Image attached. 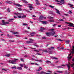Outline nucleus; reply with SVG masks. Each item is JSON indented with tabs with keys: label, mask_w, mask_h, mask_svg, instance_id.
<instances>
[{
	"label": "nucleus",
	"mask_w": 74,
	"mask_h": 74,
	"mask_svg": "<svg viewBox=\"0 0 74 74\" xmlns=\"http://www.w3.org/2000/svg\"><path fill=\"white\" fill-rule=\"evenodd\" d=\"M56 25V24H53L52 25V26H53V27H54V26H55Z\"/></svg>",
	"instance_id": "52"
},
{
	"label": "nucleus",
	"mask_w": 74,
	"mask_h": 74,
	"mask_svg": "<svg viewBox=\"0 0 74 74\" xmlns=\"http://www.w3.org/2000/svg\"><path fill=\"white\" fill-rule=\"evenodd\" d=\"M64 49V48L63 47H62L61 48V49L63 50Z\"/></svg>",
	"instance_id": "55"
},
{
	"label": "nucleus",
	"mask_w": 74,
	"mask_h": 74,
	"mask_svg": "<svg viewBox=\"0 0 74 74\" xmlns=\"http://www.w3.org/2000/svg\"><path fill=\"white\" fill-rule=\"evenodd\" d=\"M55 1L56 2H58V3L57 4H61L60 3L62 4H64V0H61L60 1H59L58 0H56Z\"/></svg>",
	"instance_id": "4"
},
{
	"label": "nucleus",
	"mask_w": 74,
	"mask_h": 74,
	"mask_svg": "<svg viewBox=\"0 0 74 74\" xmlns=\"http://www.w3.org/2000/svg\"><path fill=\"white\" fill-rule=\"evenodd\" d=\"M72 62H74V58H73V59H72ZM73 64H74V63H73Z\"/></svg>",
	"instance_id": "53"
},
{
	"label": "nucleus",
	"mask_w": 74,
	"mask_h": 74,
	"mask_svg": "<svg viewBox=\"0 0 74 74\" xmlns=\"http://www.w3.org/2000/svg\"><path fill=\"white\" fill-rule=\"evenodd\" d=\"M7 11H8V12H10V9L8 8L7 10Z\"/></svg>",
	"instance_id": "38"
},
{
	"label": "nucleus",
	"mask_w": 74,
	"mask_h": 74,
	"mask_svg": "<svg viewBox=\"0 0 74 74\" xmlns=\"http://www.w3.org/2000/svg\"><path fill=\"white\" fill-rule=\"evenodd\" d=\"M42 70V68L41 67H39V69L37 70V71H40V70Z\"/></svg>",
	"instance_id": "13"
},
{
	"label": "nucleus",
	"mask_w": 74,
	"mask_h": 74,
	"mask_svg": "<svg viewBox=\"0 0 74 74\" xmlns=\"http://www.w3.org/2000/svg\"><path fill=\"white\" fill-rule=\"evenodd\" d=\"M57 72L59 73H63V71H57Z\"/></svg>",
	"instance_id": "37"
},
{
	"label": "nucleus",
	"mask_w": 74,
	"mask_h": 74,
	"mask_svg": "<svg viewBox=\"0 0 74 74\" xmlns=\"http://www.w3.org/2000/svg\"><path fill=\"white\" fill-rule=\"evenodd\" d=\"M35 64V63H31V64H32V65H34V64Z\"/></svg>",
	"instance_id": "42"
},
{
	"label": "nucleus",
	"mask_w": 74,
	"mask_h": 74,
	"mask_svg": "<svg viewBox=\"0 0 74 74\" xmlns=\"http://www.w3.org/2000/svg\"><path fill=\"white\" fill-rule=\"evenodd\" d=\"M36 34V33L34 32H33L30 34L31 36H34V34Z\"/></svg>",
	"instance_id": "20"
},
{
	"label": "nucleus",
	"mask_w": 74,
	"mask_h": 74,
	"mask_svg": "<svg viewBox=\"0 0 74 74\" xmlns=\"http://www.w3.org/2000/svg\"><path fill=\"white\" fill-rule=\"evenodd\" d=\"M35 65H36L37 66H39V65L37 63H35Z\"/></svg>",
	"instance_id": "59"
},
{
	"label": "nucleus",
	"mask_w": 74,
	"mask_h": 74,
	"mask_svg": "<svg viewBox=\"0 0 74 74\" xmlns=\"http://www.w3.org/2000/svg\"><path fill=\"white\" fill-rule=\"evenodd\" d=\"M43 51L45 52H48V51L47 50H43Z\"/></svg>",
	"instance_id": "45"
},
{
	"label": "nucleus",
	"mask_w": 74,
	"mask_h": 74,
	"mask_svg": "<svg viewBox=\"0 0 74 74\" xmlns=\"http://www.w3.org/2000/svg\"><path fill=\"white\" fill-rule=\"evenodd\" d=\"M18 16V18H22V16Z\"/></svg>",
	"instance_id": "36"
},
{
	"label": "nucleus",
	"mask_w": 74,
	"mask_h": 74,
	"mask_svg": "<svg viewBox=\"0 0 74 74\" xmlns=\"http://www.w3.org/2000/svg\"><path fill=\"white\" fill-rule=\"evenodd\" d=\"M2 70H3L4 71H7V70L5 69H2Z\"/></svg>",
	"instance_id": "39"
},
{
	"label": "nucleus",
	"mask_w": 74,
	"mask_h": 74,
	"mask_svg": "<svg viewBox=\"0 0 74 74\" xmlns=\"http://www.w3.org/2000/svg\"><path fill=\"white\" fill-rule=\"evenodd\" d=\"M17 59H15L14 60H10L8 61V63H12V64H15V62H16Z\"/></svg>",
	"instance_id": "3"
},
{
	"label": "nucleus",
	"mask_w": 74,
	"mask_h": 74,
	"mask_svg": "<svg viewBox=\"0 0 74 74\" xmlns=\"http://www.w3.org/2000/svg\"><path fill=\"white\" fill-rule=\"evenodd\" d=\"M65 41L66 44H69L70 42V41L69 40L66 41Z\"/></svg>",
	"instance_id": "28"
},
{
	"label": "nucleus",
	"mask_w": 74,
	"mask_h": 74,
	"mask_svg": "<svg viewBox=\"0 0 74 74\" xmlns=\"http://www.w3.org/2000/svg\"><path fill=\"white\" fill-rule=\"evenodd\" d=\"M18 11H22V9L21 8H18Z\"/></svg>",
	"instance_id": "44"
},
{
	"label": "nucleus",
	"mask_w": 74,
	"mask_h": 74,
	"mask_svg": "<svg viewBox=\"0 0 74 74\" xmlns=\"http://www.w3.org/2000/svg\"><path fill=\"white\" fill-rule=\"evenodd\" d=\"M57 49H58V50H60L61 49V48L60 47H58Z\"/></svg>",
	"instance_id": "46"
},
{
	"label": "nucleus",
	"mask_w": 74,
	"mask_h": 74,
	"mask_svg": "<svg viewBox=\"0 0 74 74\" xmlns=\"http://www.w3.org/2000/svg\"><path fill=\"white\" fill-rule=\"evenodd\" d=\"M24 68H25V69H27L28 68L27 66H24Z\"/></svg>",
	"instance_id": "58"
},
{
	"label": "nucleus",
	"mask_w": 74,
	"mask_h": 74,
	"mask_svg": "<svg viewBox=\"0 0 74 74\" xmlns=\"http://www.w3.org/2000/svg\"><path fill=\"white\" fill-rule=\"evenodd\" d=\"M29 40L30 41H34V40L32 39H29Z\"/></svg>",
	"instance_id": "61"
},
{
	"label": "nucleus",
	"mask_w": 74,
	"mask_h": 74,
	"mask_svg": "<svg viewBox=\"0 0 74 74\" xmlns=\"http://www.w3.org/2000/svg\"><path fill=\"white\" fill-rule=\"evenodd\" d=\"M27 24L26 23H23V26H28Z\"/></svg>",
	"instance_id": "27"
},
{
	"label": "nucleus",
	"mask_w": 74,
	"mask_h": 74,
	"mask_svg": "<svg viewBox=\"0 0 74 74\" xmlns=\"http://www.w3.org/2000/svg\"><path fill=\"white\" fill-rule=\"evenodd\" d=\"M58 40V41H63V40H61V39H57Z\"/></svg>",
	"instance_id": "40"
},
{
	"label": "nucleus",
	"mask_w": 74,
	"mask_h": 74,
	"mask_svg": "<svg viewBox=\"0 0 74 74\" xmlns=\"http://www.w3.org/2000/svg\"><path fill=\"white\" fill-rule=\"evenodd\" d=\"M36 4L37 5H40V4L39 2H36Z\"/></svg>",
	"instance_id": "48"
},
{
	"label": "nucleus",
	"mask_w": 74,
	"mask_h": 74,
	"mask_svg": "<svg viewBox=\"0 0 74 74\" xmlns=\"http://www.w3.org/2000/svg\"><path fill=\"white\" fill-rule=\"evenodd\" d=\"M69 5L70 6V7L73 8V5H72L71 4H69Z\"/></svg>",
	"instance_id": "22"
},
{
	"label": "nucleus",
	"mask_w": 74,
	"mask_h": 74,
	"mask_svg": "<svg viewBox=\"0 0 74 74\" xmlns=\"http://www.w3.org/2000/svg\"><path fill=\"white\" fill-rule=\"evenodd\" d=\"M55 10L56 11H57V12H56L58 14H59V15H60V12H59V10H58L57 9H55Z\"/></svg>",
	"instance_id": "14"
},
{
	"label": "nucleus",
	"mask_w": 74,
	"mask_h": 74,
	"mask_svg": "<svg viewBox=\"0 0 74 74\" xmlns=\"http://www.w3.org/2000/svg\"><path fill=\"white\" fill-rule=\"evenodd\" d=\"M40 74H46V72H45L43 71H42L40 72Z\"/></svg>",
	"instance_id": "17"
},
{
	"label": "nucleus",
	"mask_w": 74,
	"mask_h": 74,
	"mask_svg": "<svg viewBox=\"0 0 74 74\" xmlns=\"http://www.w3.org/2000/svg\"><path fill=\"white\" fill-rule=\"evenodd\" d=\"M30 59L31 60H34V61H37V62H42V60H38L34 59L33 58H31Z\"/></svg>",
	"instance_id": "7"
},
{
	"label": "nucleus",
	"mask_w": 74,
	"mask_h": 74,
	"mask_svg": "<svg viewBox=\"0 0 74 74\" xmlns=\"http://www.w3.org/2000/svg\"><path fill=\"white\" fill-rule=\"evenodd\" d=\"M20 60L21 61H22V62H24V60H23V58H21Z\"/></svg>",
	"instance_id": "47"
},
{
	"label": "nucleus",
	"mask_w": 74,
	"mask_h": 74,
	"mask_svg": "<svg viewBox=\"0 0 74 74\" xmlns=\"http://www.w3.org/2000/svg\"><path fill=\"white\" fill-rule=\"evenodd\" d=\"M19 65L20 67H23V66H25V64H19Z\"/></svg>",
	"instance_id": "16"
},
{
	"label": "nucleus",
	"mask_w": 74,
	"mask_h": 74,
	"mask_svg": "<svg viewBox=\"0 0 74 74\" xmlns=\"http://www.w3.org/2000/svg\"><path fill=\"white\" fill-rule=\"evenodd\" d=\"M66 23H67V24H69V26H70V24H71V23H69L67 22H66Z\"/></svg>",
	"instance_id": "49"
},
{
	"label": "nucleus",
	"mask_w": 74,
	"mask_h": 74,
	"mask_svg": "<svg viewBox=\"0 0 74 74\" xmlns=\"http://www.w3.org/2000/svg\"><path fill=\"white\" fill-rule=\"evenodd\" d=\"M55 34V32H47L46 33V35L48 36H49L50 35L52 36H53Z\"/></svg>",
	"instance_id": "1"
},
{
	"label": "nucleus",
	"mask_w": 74,
	"mask_h": 74,
	"mask_svg": "<svg viewBox=\"0 0 74 74\" xmlns=\"http://www.w3.org/2000/svg\"><path fill=\"white\" fill-rule=\"evenodd\" d=\"M49 21L51 22H55L54 20H49Z\"/></svg>",
	"instance_id": "32"
},
{
	"label": "nucleus",
	"mask_w": 74,
	"mask_h": 74,
	"mask_svg": "<svg viewBox=\"0 0 74 74\" xmlns=\"http://www.w3.org/2000/svg\"><path fill=\"white\" fill-rule=\"evenodd\" d=\"M2 23H3L2 25H7V24H9V23L8 22H5L4 20H3L2 21Z\"/></svg>",
	"instance_id": "5"
},
{
	"label": "nucleus",
	"mask_w": 74,
	"mask_h": 74,
	"mask_svg": "<svg viewBox=\"0 0 74 74\" xmlns=\"http://www.w3.org/2000/svg\"><path fill=\"white\" fill-rule=\"evenodd\" d=\"M15 15H18V14H19L20 15H22V14H16V13H15Z\"/></svg>",
	"instance_id": "35"
},
{
	"label": "nucleus",
	"mask_w": 74,
	"mask_h": 74,
	"mask_svg": "<svg viewBox=\"0 0 74 74\" xmlns=\"http://www.w3.org/2000/svg\"><path fill=\"white\" fill-rule=\"evenodd\" d=\"M6 4H12V2L10 1H6Z\"/></svg>",
	"instance_id": "15"
},
{
	"label": "nucleus",
	"mask_w": 74,
	"mask_h": 74,
	"mask_svg": "<svg viewBox=\"0 0 74 74\" xmlns=\"http://www.w3.org/2000/svg\"><path fill=\"white\" fill-rule=\"evenodd\" d=\"M13 34H18L19 33L16 32H12Z\"/></svg>",
	"instance_id": "23"
},
{
	"label": "nucleus",
	"mask_w": 74,
	"mask_h": 74,
	"mask_svg": "<svg viewBox=\"0 0 74 74\" xmlns=\"http://www.w3.org/2000/svg\"><path fill=\"white\" fill-rule=\"evenodd\" d=\"M43 10H46L47 9V8H43Z\"/></svg>",
	"instance_id": "56"
},
{
	"label": "nucleus",
	"mask_w": 74,
	"mask_h": 74,
	"mask_svg": "<svg viewBox=\"0 0 74 74\" xmlns=\"http://www.w3.org/2000/svg\"><path fill=\"white\" fill-rule=\"evenodd\" d=\"M50 58L51 59H58L56 57H50Z\"/></svg>",
	"instance_id": "12"
},
{
	"label": "nucleus",
	"mask_w": 74,
	"mask_h": 74,
	"mask_svg": "<svg viewBox=\"0 0 74 74\" xmlns=\"http://www.w3.org/2000/svg\"><path fill=\"white\" fill-rule=\"evenodd\" d=\"M17 69L18 70H22V68L21 67H18Z\"/></svg>",
	"instance_id": "21"
},
{
	"label": "nucleus",
	"mask_w": 74,
	"mask_h": 74,
	"mask_svg": "<svg viewBox=\"0 0 74 74\" xmlns=\"http://www.w3.org/2000/svg\"><path fill=\"white\" fill-rule=\"evenodd\" d=\"M64 15H66V16H69V15L67 14H64Z\"/></svg>",
	"instance_id": "57"
},
{
	"label": "nucleus",
	"mask_w": 74,
	"mask_h": 74,
	"mask_svg": "<svg viewBox=\"0 0 74 74\" xmlns=\"http://www.w3.org/2000/svg\"><path fill=\"white\" fill-rule=\"evenodd\" d=\"M61 27V25H59L58 26V27Z\"/></svg>",
	"instance_id": "63"
},
{
	"label": "nucleus",
	"mask_w": 74,
	"mask_h": 74,
	"mask_svg": "<svg viewBox=\"0 0 74 74\" xmlns=\"http://www.w3.org/2000/svg\"><path fill=\"white\" fill-rule=\"evenodd\" d=\"M46 63H51V62L48 60H47L46 61Z\"/></svg>",
	"instance_id": "43"
},
{
	"label": "nucleus",
	"mask_w": 74,
	"mask_h": 74,
	"mask_svg": "<svg viewBox=\"0 0 74 74\" xmlns=\"http://www.w3.org/2000/svg\"><path fill=\"white\" fill-rule=\"evenodd\" d=\"M66 65L67 66L68 69L69 71H70V70L69 69H70V66L71 67H73L74 69V64H70V63H69L68 64H67Z\"/></svg>",
	"instance_id": "2"
},
{
	"label": "nucleus",
	"mask_w": 74,
	"mask_h": 74,
	"mask_svg": "<svg viewBox=\"0 0 74 74\" xmlns=\"http://www.w3.org/2000/svg\"><path fill=\"white\" fill-rule=\"evenodd\" d=\"M40 18H41V19H43V18L46 19V17H44L43 16H42V15L40 16Z\"/></svg>",
	"instance_id": "10"
},
{
	"label": "nucleus",
	"mask_w": 74,
	"mask_h": 74,
	"mask_svg": "<svg viewBox=\"0 0 74 74\" xmlns=\"http://www.w3.org/2000/svg\"><path fill=\"white\" fill-rule=\"evenodd\" d=\"M51 49H54V47H51Z\"/></svg>",
	"instance_id": "54"
},
{
	"label": "nucleus",
	"mask_w": 74,
	"mask_h": 74,
	"mask_svg": "<svg viewBox=\"0 0 74 74\" xmlns=\"http://www.w3.org/2000/svg\"><path fill=\"white\" fill-rule=\"evenodd\" d=\"M50 31H53V30H54V29H50Z\"/></svg>",
	"instance_id": "60"
},
{
	"label": "nucleus",
	"mask_w": 74,
	"mask_h": 74,
	"mask_svg": "<svg viewBox=\"0 0 74 74\" xmlns=\"http://www.w3.org/2000/svg\"><path fill=\"white\" fill-rule=\"evenodd\" d=\"M71 55V53H70L68 56V60H70L71 59V58H72V56H70V55Z\"/></svg>",
	"instance_id": "6"
},
{
	"label": "nucleus",
	"mask_w": 74,
	"mask_h": 74,
	"mask_svg": "<svg viewBox=\"0 0 74 74\" xmlns=\"http://www.w3.org/2000/svg\"><path fill=\"white\" fill-rule=\"evenodd\" d=\"M57 68H62V69H64V68H63V67L60 66H57Z\"/></svg>",
	"instance_id": "31"
},
{
	"label": "nucleus",
	"mask_w": 74,
	"mask_h": 74,
	"mask_svg": "<svg viewBox=\"0 0 74 74\" xmlns=\"http://www.w3.org/2000/svg\"><path fill=\"white\" fill-rule=\"evenodd\" d=\"M59 21H64V20L62 19H60L59 20Z\"/></svg>",
	"instance_id": "41"
},
{
	"label": "nucleus",
	"mask_w": 74,
	"mask_h": 74,
	"mask_svg": "<svg viewBox=\"0 0 74 74\" xmlns=\"http://www.w3.org/2000/svg\"><path fill=\"white\" fill-rule=\"evenodd\" d=\"M5 56L6 57H9L10 56V54H7L6 55H5Z\"/></svg>",
	"instance_id": "25"
},
{
	"label": "nucleus",
	"mask_w": 74,
	"mask_h": 74,
	"mask_svg": "<svg viewBox=\"0 0 74 74\" xmlns=\"http://www.w3.org/2000/svg\"><path fill=\"white\" fill-rule=\"evenodd\" d=\"M49 54H52V52L51 51H49Z\"/></svg>",
	"instance_id": "50"
},
{
	"label": "nucleus",
	"mask_w": 74,
	"mask_h": 74,
	"mask_svg": "<svg viewBox=\"0 0 74 74\" xmlns=\"http://www.w3.org/2000/svg\"><path fill=\"white\" fill-rule=\"evenodd\" d=\"M49 14H53V12L51 11H49Z\"/></svg>",
	"instance_id": "33"
},
{
	"label": "nucleus",
	"mask_w": 74,
	"mask_h": 74,
	"mask_svg": "<svg viewBox=\"0 0 74 74\" xmlns=\"http://www.w3.org/2000/svg\"><path fill=\"white\" fill-rule=\"evenodd\" d=\"M68 13L69 14H72V12L70 10L68 11Z\"/></svg>",
	"instance_id": "26"
},
{
	"label": "nucleus",
	"mask_w": 74,
	"mask_h": 74,
	"mask_svg": "<svg viewBox=\"0 0 74 74\" xmlns=\"http://www.w3.org/2000/svg\"><path fill=\"white\" fill-rule=\"evenodd\" d=\"M48 18L49 19H53V17H48Z\"/></svg>",
	"instance_id": "24"
},
{
	"label": "nucleus",
	"mask_w": 74,
	"mask_h": 74,
	"mask_svg": "<svg viewBox=\"0 0 74 74\" xmlns=\"http://www.w3.org/2000/svg\"><path fill=\"white\" fill-rule=\"evenodd\" d=\"M25 17H26V16L25 15H24L23 16H21V18H25Z\"/></svg>",
	"instance_id": "34"
},
{
	"label": "nucleus",
	"mask_w": 74,
	"mask_h": 74,
	"mask_svg": "<svg viewBox=\"0 0 74 74\" xmlns=\"http://www.w3.org/2000/svg\"><path fill=\"white\" fill-rule=\"evenodd\" d=\"M73 49L71 50V53H72V54H74V46H72Z\"/></svg>",
	"instance_id": "8"
},
{
	"label": "nucleus",
	"mask_w": 74,
	"mask_h": 74,
	"mask_svg": "<svg viewBox=\"0 0 74 74\" xmlns=\"http://www.w3.org/2000/svg\"><path fill=\"white\" fill-rule=\"evenodd\" d=\"M26 42L27 44H29V43H31L32 42V41H27Z\"/></svg>",
	"instance_id": "30"
},
{
	"label": "nucleus",
	"mask_w": 74,
	"mask_h": 74,
	"mask_svg": "<svg viewBox=\"0 0 74 74\" xmlns=\"http://www.w3.org/2000/svg\"><path fill=\"white\" fill-rule=\"evenodd\" d=\"M29 8L30 9V10H32V9H33V8L32 7V4H29Z\"/></svg>",
	"instance_id": "9"
},
{
	"label": "nucleus",
	"mask_w": 74,
	"mask_h": 74,
	"mask_svg": "<svg viewBox=\"0 0 74 74\" xmlns=\"http://www.w3.org/2000/svg\"><path fill=\"white\" fill-rule=\"evenodd\" d=\"M29 22H30V23H33L31 21H30Z\"/></svg>",
	"instance_id": "62"
},
{
	"label": "nucleus",
	"mask_w": 74,
	"mask_h": 74,
	"mask_svg": "<svg viewBox=\"0 0 74 74\" xmlns=\"http://www.w3.org/2000/svg\"><path fill=\"white\" fill-rule=\"evenodd\" d=\"M42 23L44 25H45V24H47V21H42Z\"/></svg>",
	"instance_id": "19"
},
{
	"label": "nucleus",
	"mask_w": 74,
	"mask_h": 74,
	"mask_svg": "<svg viewBox=\"0 0 74 74\" xmlns=\"http://www.w3.org/2000/svg\"><path fill=\"white\" fill-rule=\"evenodd\" d=\"M14 5H15L16 6H18V7H22V5H20L19 4H14Z\"/></svg>",
	"instance_id": "11"
},
{
	"label": "nucleus",
	"mask_w": 74,
	"mask_h": 74,
	"mask_svg": "<svg viewBox=\"0 0 74 74\" xmlns=\"http://www.w3.org/2000/svg\"><path fill=\"white\" fill-rule=\"evenodd\" d=\"M49 7H50L51 8H54V6H52L51 5H49Z\"/></svg>",
	"instance_id": "29"
},
{
	"label": "nucleus",
	"mask_w": 74,
	"mask_h": 74,
	"mask_svg": "<svg viewBox=\"0 0 74 74\" xmlns=\"http://www.w3.org/2000/svg\"><path fill=\"white\" fill-rule=\"evenodd\" d=\"M14 18L10 19L8 20V22H11V21H14Z\"/></svg>",
	"instance_id": "18"
},
{
	"label": "nucleus",
	"mask_w": 74,
	"mask_h": 74,
	"mask_svg": "<svg viewBox=\"0 0 74 74\" xmlns=\"http://www.w3.org/2000/svg\"><path fill=\"white\" fill-rule=\"evenodd\" d=\"M16 69V67H12V69Z\"/></svg>",
	"instance_id": "51"
},
{
	"label": "nucleus",
	"mask_w": 74,
	"mask_h": 74,
	"mask_svg": "<svg viewBox=\"0 0 74 74\" xmlns=\"http://www.w3.org/2000/svg\"><path fill=\"white\" fill-rule=\"evenodd\" d=\"M42 38L43 39H45L46 38H45V37H42Z\"/></svg>",
	"instance_id": "64"
}]
</instances>
